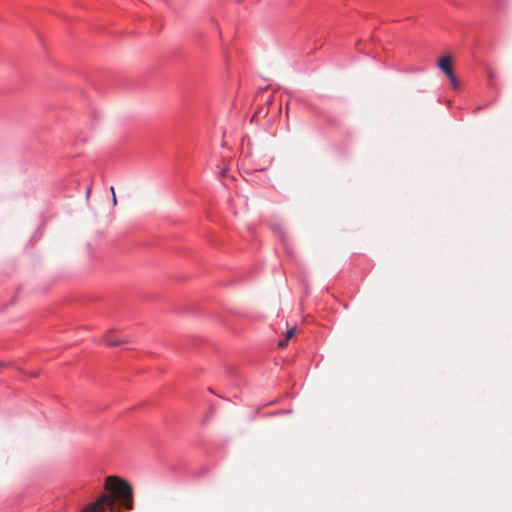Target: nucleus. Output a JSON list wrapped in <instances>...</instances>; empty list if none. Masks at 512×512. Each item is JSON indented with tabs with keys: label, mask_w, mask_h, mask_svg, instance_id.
<instances>
[{
	"label": "nucleus",
	"mask_w": 512,
	"mask_h": 512,
	"mask_svg": "<svg viewBox=\"0 0 512 512\" xmlns=\"http://www.w3.org/2000/svg\"><path fill=\"white\" fill-rule=\"evenodd\" d=\"M295 332H296V327H292L289 330H287L285 339H287L289 341L295 335Z\"/></svg>",
	"instance_id": "423d86ee"
},
{
	"label": "nucleus",
	"mask_w": 512,
	"mask_h": 512,
	"mask_svg": "<svg viewBox=\"0 0 512 512\" xmlns=\"http://www.w3.org/2000/svg\"><path fill=\"white\" fill-rule=\"evenodd\" d=\"M106 497H99L95 502L85 506L80 512H109L108 508L104 507V500Z\"/></svg>",
	"instance_id": "f03ea898"
},
{
	"label": "nucleus",
	"mask_w": 512,
	"mask_h": 512,
	"mask_svg": "<svg viewBox=\"0 0 512 512\" xmlns=\"http://www.w3.org/2000/svg\"><path fill=\"white\" fill-rule=\"evenodd\" d=\"M447 77L450 79V83H451L452 87L457 89L459 87V81L455 77L454 73H452L451 76H447Z\"/></svg>",
	"instance_id": "39448f33"
},
{
	"label": "nucleus",
	"mask_w": 512,
	"mask_h": 512,
	"mask_svg": "<svg viewBox=\"0 0 512 512\" xmlns=\"http://www.w3.org/2000/svg\"><path fill=\"white\" fill-rule=\"evenodd\" d=\"M104 489L107 493L101 494L100 497H106L103 503L109 512H117L121 507L127 510L133 508V489L126 480L118 476H108Z\"/></svg>",
	"instance_id": "f257e3e1"
},
{
	"label": "nucleus",
	"mask_w": 512,
	"mask_h": 512,
	"mask_svg": "<svg viewBox=\"0 0 512 512\" xmlns=\"http://www.w3.org/2000/svg\"><path fill=\"white\" fill-rule=\"evenodd\" d=\"M90 192H91V188H88V190L86 191V197L89 198L90 196Z\"/></svg>",
	"instance_id": "1a4fd4ad"
},
{
	"label": "nucleus",
	"mask_w": 512,
	"mask_h": 512,
	"mask_svg": "<svg viewBox=\"0 0 512 512\" xmlns=\"http://www.w3.org/2000/svg\"><path fill=\"white\" fill-rule=\"evenodd\" d=\"M288 342L289 341L287 339L281 340V341H279L278 346L281 348H284L288 345Z\"/></svg>",
	"instance_id": "6e6552de"
},
{
	"label": "nucleus",
	"mask_w": 512,
	"mask_h": 512,
	"mask_svg": "<svg viewBox=\"0 0 512 512\" xmlns=\"http://www.w3.org/2000/svg\"><path fill=\"white\" fill-rule=\"evenodd\" d=\"M226 174V171L225 170H222L221 171V175L224 176Z\"/></svg>",
	"instance_id": "9d476101"
},
{
	"label": "nucleus",
	"mask_w": 512,
	"mask_h": 512,
	"mask_svg": "<svg viewBox=\"0 0 512 512\" xmlns=\"http://www.w3.org/2000/svg\"><path fill=\"white\" fill-rule=\"evenodd\" d=\"M438 67L447 75L451 76L453 73L452 65H451V57L444 56L439 59Z\"/></svg>",
	"instance_id": "7ed1b4c3"
},
{
	"label": "nucleus",
	"mask_w": 512,
	"mask_h": 512,
	"mask_svg": "<svg viewBox=\"0 0 512 512\" xmlns=\"http://www.w3.org/2000/svg\"><path fill=\"white\" fill-rule=\"evenodd\" d=\"M103 340L109 346H117L129 342L128 338H116L111 334V332L104 335Z\"/></svg>",
	"instance_id": "20e7f679"
},
{
	"label": "nucleus",
	"mask_w": 512,
	"mask_h": 512,
	"mask_svg": "<svg viewBox=\"0 0 512 512\" xmlns=\"http://www.w3.org/2000/svg\"><path fill=\"white\" fill-rule=\"evenodd\" d=\"M110 191H111V194H112V203L114 206L117 205V198H116V194H115V189L113 186L110 187Z\"/></svg>",
	"instance_id": "0eeeda50"
}]
</instances>
